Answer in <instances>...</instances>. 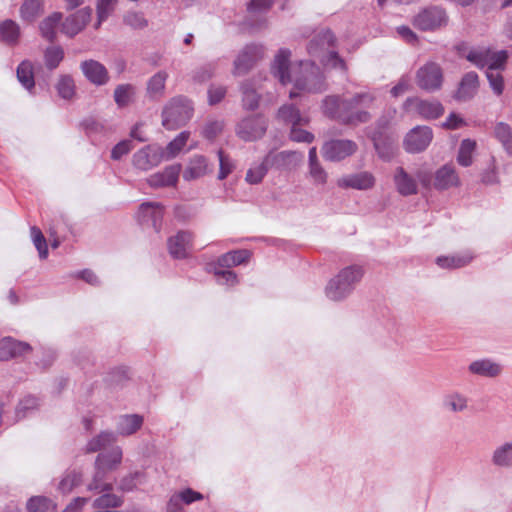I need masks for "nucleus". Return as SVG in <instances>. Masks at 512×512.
Returning a JSON list of instances; mask_svg holds the SVG:
<instances>
[{
  "mask_svg": "<svg viewBox=\"0 0 512 512\" xmlns=\"http://www.w3.org/2000/svg\"><path fill=\"white\" fill-rule=\"evenodd\" d=\"M291 51L281 48L274 57L271 72L282 84L293 82L294 90L290 98L297 97L299 92L322 93L327 90L326 77L319 66L311 60H301L290 70Z\"/></svg>",
  "mask_w": 512,
  "mask_h": 512,
  "instance_id": "nucleus-1",
  "label": "nucleus"
},
{
  "mask_svg": "<svg viewBox=\"0 0 512 512\" xmlns=\"http://www.w3.org/2000/svg\"><path fill=\"white\" fill-rule=\"evenodd\" d=\"M376 96L372 92H358L351 96L328 95L322 100V113L339 123L357 127L372 119V108Z\"/></svg>",
  "mask_w": 512,
  "mask_h": 512,
  "instance_id": "nucleus-2",
  "label": "nucleus"
},
{
  "mask_svg": "<svg viewBox=\"0 0 512 512\" xmlns=\"http://www.w3.org/2000/svg\"><path fill=\"white\" fill-rule=\"evenodd\" d=\"M335 43L336 38L330 29H320L309 41L307 53L328 68L346 72L347 65L344 59L334 50Z\"/></svg>",
  "mask_w": 512,
  "mask_h": 512,
  "instance_id": "nucleus-3",
  "label": "nucleus"
},
{
  "mask_svg": "<svg viewBox=\"0 0 512 512\" xmlns=\"http://www.w3.org/2000/svg\"><path fill=\"white\" fill-rule=\"evenodd\" d=\"M364 270L359 265H351L343 268L333 277L325 288L327 298L332 301H341L348 297L361 281Z\"/></svg>",
  "mask_w": 512,
  "mask_h": 512,
  "instance_id": "nucleus-4",
  "label": "nucleus"
},
{
  "mask_svg": "<svg viewBox=\"0 0 512 512\" xmlns=\"http://www.w3.org/2000/svg\"><path fill=\"white\" fill-rule=\"evenodd\" d=\"M192 102L184 96L171 98L162 111V125L167 130H176L186 125L193 116Z\"/></svg>",
  "mask_w": 512,
  "mask_h": 512,
  "instance_id": "nucleus-5",
  "label": "nucleus"
},
{
  "mask_svg": "<svg viewBox=\"0 0 512 512\" xmlns=\"http://www.w3.org/2000/svg\"><path fill=\"white\" fill-rule=\"evenodd\" d=\"M358 150L356 142L350 139H332L324 142L321 152L325 160L330 162H340Z\"/></svg>",
  "mask_w": 512,
  "mask_h": 512,
  "instance_id": "nucleus-6",
  "label": "nucleus"
},
{
  "mask_svg": "<svg viewBox=\"0 0 512 512\" xmlns=\"http://www.w3.org/2000/svg\"><path fill=\"white\" fill-rule=\"evenodd\" d=\"M268 122L262 115L248 116L236 125L237 136L244 141H255L266 133Z\"/></svg>",
  "mask_w": 512,
  "mask_h": 512,
  "instance_id": "nucleus-7",
  "label": "nucleus"
},
{
  "mask_svg": "<svg viewBox=\"0 0 512 512\" xmlns=\"http://www.w3.org/2000/svg\"><path fill=\"white\" fill-rule=\"evenodd\" d=\"M416 83L420 89L427 92L439 90L443 83L442 68L435 62L424 64L416 72Z\"/></svg>",
  "mask_w": 512,
  "mask_h": 512,
  "instance_id": "nucleus-8",
  "label": "nucleus"
},
{
  "mask_svg": "<svg viewBox=\"0 0 512 512\" xmlns=\"http://www.w3.org/2000/svg\"><path fill=\"white\" fill-rule=\"evenodd\" d=\"M264 56V47L259 44L246 45L234 61V75L247 74Z\"/></svg>",
  "mask_w": 512,
  "mask_h": 512,
  "instance_id": "nucleus-9",
  "label": "nucleus"
},
{
  "mask_svg": "<svg viewBox=\"0 0 512 512\" xmlns=\"http://www.w3.org/2000/svg\"><path fill=\"white\" fill-rule=\"evenodd\" d=\"M447 22L446 12L437 6L428 7L419 12L413 20V24L416 28L429 31L434 30Z\"/></svg>",
  "mask_w": 512,
  "mask_h": 512,
  "instance_id": "nucleus-10",
  "label": "nucleus"
},
{
  "mask_svg": "<svg viewBox=\"0 0 512 512\" xmlns=\"http://www.w3.org/2000/svg\"><path fill=\"white\" fill-rule=\"evenodd\" d=\"M407 112H415L425 119H436L444 112V107L439 101L422 100L416 97L407 98L403 104Z\"/></svg>",
  "mask_w": 512,
  "mask_h": 512,
  "instance_id": "nucleus-11",
  "label": "nucleus"
},
{
  "mask_svg": "<svg viewBox=\"0 0 512 512\" xmlns=\"http://www.w3.org/2000/svg\"><path fill=\"white\" fill-rule=\"evenodd\" d=\"M433 139L432 129L428 126H416L411 129L403 142L404 149L409 153L424 151Z\"/></svg>",
  "mask_w": 512,
  "mask_h": 512,
  "instance_id": "nucleus-12",
  "label": "nucleus"
},
{
  "mask_svg": "<svg viewBox=\"0 0 512 512\" xmlns=\"http://www.w3.org/2000/svg\"><path fill=\"white\" fill-rule=\"evenodd\" d=\"M162 161H165L163 147L157 144L147 145L133 155V165L142 171L150 170Z\"/></svg>",
  "mask_w": 512,
  "mask_h": 512,
  "instance_id": "nucleus-13",
  "label": "nucleus"
},
{
  "mask_svg": "<svg viewBox=\"0 0 512 512\" xmlns=\"http://www.w3.org/2000/svg\"><path fill=\"white\" fill-rule=\"evenodd\" d=\"M92 9L85 7L74 14L68 16L62 23L61 31L69 37H73L81 32L90 21Z\"/></svg>",
  "mask_w": 512,
  "mask_h": 512,
  "instance_id": "nucleus-14",
  "label": "nucleus"
},
{
  "mask_svg": "<svg viewBox=\"0 0 512 512\" xmlns=\"http://www.w3.org/2000/svg\"><path fill=\"white\" fill-rule=\"evenodd\" d=\"M376 184V178L369 171H361L345 175L338 180V186L356 190H370Z\"/></svg>",
  "mask_w": 512,
  "mask_h": 512,
  "instance_id": "nucleus-15",
  "label": "nucleus"
},
{
  "mask_svg": "<svg viewBox=\"0 0 512 512\" xmlns=\"http://www.w3.org/2000/svg\"><path fill=\"white\" fill-rule=\"evenodd\" d=\"M502 371L503 366L490 358L476 359L468 365V372L471 375L483 378H496Z\"/></svg>",
  "mask_w": 512,
  "mask_h": 512,
  "instance_id": "nucleus-16",
  "label": "nucleus"
},
{
  "mask_svg": "<svg viewBox=\"0 0 512 512\" xmlns=\"http://www.w3.org/2000/svg\"><path fill=\"white\" fill-rule=\"evenodd\" d=\"M181 172L180 164L167 166L163 171L154 173L147 178V183L152 188L175 186Z\"/></svg>",
  "mask_w": 512,
  "mask_h": 512,
  "instance_id": "nucleus-17",
  "label": "nucleus"
},
{
  "mask_svg": "<svg viewBox=\"0 0 512 512\" xmlns=\"http://www.w3.org/2000/svg\"><path fill=\"white\" fill-rule=\"evenodd\" d=\"M303 159V154L297 151H281L278 153H269L266 156L267 163L270 167L277 169H294Z\"/></svg>",
  "mask_w": 512,
  "mask_h": 512,
  "instance_id": "nucleus-18",
  "label": "nucleus"
},
{
  "mask_svg": "<svg viewBox=\"0 0 512 512\" xmlns=\"http://www.w3.org/2000/svg\"><path fill=\"white\" fill-rule=\"evenodd\" d=\"M164 208L158 202H145L140 205L138 219L142 224H151L158 231L163 218Z\"/></svg>",
  "mask_w": 512,
  "mask_h": 512,
  "instance_id": "nucleus-19",
  "label": "nucleus"
},
{
  "mask_svg": "<svg viewBox=\"0 0 512 512\" xmlns=\"http://www.w3.org/2000/svg\"><path fill=\"white\" fill-rule=\"evenodd\" d=\"M31 351L32 347L26 342L18 341L11 337H5L0 340V361H8Z\"/></svg>",
  "mask_w": 512,
  "mask_h": 512,
  "instance_id": "nucleus-20",
  "label": "nucleus"
},
{
  "mask_svg": "<svg viewBox=\"0 0 512 512\" xmlns=\"http://www.w3.org/2000/svg\"><path fill=\"white\" fill-rule=\"evenodd\" d=\"M193 235L189 231H179L168 239V249L172 257L183 259L191 248Z\"/></svg>",
  "mask_w": 512,
  "mask_h": 512,
  "instance_id": "nucleus-21",
  "label": "nucleus"
},
{
  "mask_svg": "<svg viewBox=\"0 0 512 512\" xmlns=\"http://www.w3.org/2000/svg\"><path fill=\"white\" fill-rule=\"evenodd\" d=\"M397 192L402 196H411L418 193L417 180L403 167H397L393 175Z\"/></svg>",
  "mask_w": 512,
  "mask_h": 512,
  "instance_id": "nucleus-22",
  "label": "nucleus"
},
{
  "mask_svg": "<svg viewBox=\"0 0 512 512\" xmlns=\"http://www.w3.org/2000/svg\"><path fill=\"white\" fill-rule=\"evenodd\" d=\"M81 70L85 77L95 85L101 86L109 81L107 69L98 61L86 60L82 62Z\"/></svg>",
  "mask_w": 512,
  "mask_h": 512,
  "instance_id": "nucleus-23",
  "label": "nucleus"
},
{
  "mask_svg": "<svg viewBox=\"0 0 512 512\" xmlns=\"http://www.w3.org/2000/svg\"><path fill=\"white\" fill-rule=\"evenodd\" d=\"M479 88V78L476 72L470 71L466 73L454 94V98L458 101L471 100L477 93Z\"/></svg>",
  "mask_w": 512,
  "mask_h": 512,
  "instance_id": "nucleus-24",
  "label": "nucleus"
},
{
  "mask_svg": "<svg viewBox=\"0 0 512 512\" xmlns=\"http://www.w3.org/2000/svg\"><path fill=\"white\" fill-rule=\"evenodd\" d=\"M434 187L437 190H447L460 185V178L452 165H444L435 172Z\"/></svg>",
  "mask_w": 512,
  "mask_h": 512,
  "instance_id": "nucleus-25",
  "label": "nucleus"
},
{
  "mask_svg": "<svg viewBox=\"0 0 512 512\" xmlns=\"http://www.w3.org/2000/svg\"><path fill=\"white\" fill-rule=\"evenodd\" d=\"M211 171L212 168L209 166L206 157L195 155L189 160L183 172V179L185 181H193L205 176Z\"/></svg>",
  "mask_w": 512,
  "mask_h": 512,
  "instance_id": "nucleus-26",
  "label": "nucleus"
},
{
  "mask_svg": "<svg viewBox=\"0 0 512 512\" xmlns=\"http://www.w3.org/2000/svg\"><path fill=\"white\" fill-rule=\"evenodd\" d=\"M122 457V449L119 446H115L109 451L97 455L95 467H100L106 472L113 471L121 464Z\"/></svg>",
  "mask_w": 512,
  "mask_h": 512,
  "instance_id": "nucleus-27",
  "label": "nucleus"
},
{
  "mask_svg": "<svg viewBox=\"0 0 512 512\" xmlns=\"http://www.w3.org/2000/svg\"><path fill=\"white\" fill-rule=\"evenodd\" d=\"M169 75L166 71L160 70L152 75L146 83V93L152 99H160L165 94L166 81Z\"/></svg>",
  "mask_w": 512,
  "mask_h": 512,
  "instance_id": "nucleus-28",
  "label": "nucleus"
},
{
  "mask_svg": "<svg viewBox=\"0 0 512 512\" xmlns=\"http://www.w3.org/2000/svg\"><path fill=\"white\" fill-rule=\"evenodd\" d=\"M143 425V417L138 414L122 415L117 420L116 432L121 436L136 433Z\"/></svg>",
  "mask_w": 512,
  "mask_h": 512,
  "instance_id": "nucleus-29",
  "label": "nucleus"
},
{
  "mask_svg": "<svg viewBox=\"0 0 512 512\" xmlns=\"http://www.w3.org/2000/svg\"><path fill=\"white\" fill-rule=\"evenodd\" d=\"M491 462L499 468H512V441L497 446L492 452Z\"/></svg>",
  "mask_w": 512,
  "mask_h": 512,
  "instance_id": "nucleus-30",
  "label": "nucleus"
},
{
  "mask_svg": "<svg viewBox=\"0 0 512 512\" xmlns=\"http://www.w3.org/2000/svg\"><path fill=\"white\" fill-rule=\"evenodd\" d=\"M469 399L459 391H452L443 397L442 405L451 413H462L468 409Z\"/></svg>",
  "mask_w": 512,
  "mask_h": 512,
  "instance_id": "nucleus-31",
  "label": "nucleus"
},
{
  "mask_svg": "<svg viewBox=\"0 0 512 512\" xmlns=\"http://www.w3.org/2000/svg\"><path fill=\"white\" fill-rule=\"evenodd\" d=\"M123 503L124 499L112 493V491L102 492V495L93 500L92 507L97 510H115L121 507Z\"/></svg>",
  "mask_w": 512,
  "mask_h": 512,
  "instance_id": "nucleus-32",
  "label": "nucleus"
},
{
  "mask_svg": "<svg viewBox=\"0 0 512 512\" xmlns=\"http://www.w3.org/2000/svg\"><path fill=\"white\" fill-rule=\"evenodd\" d=\"M472 259L473 255L470 252H464L452 256H440L436 259V263L441 268L454 269L466 266Z\"/></svg>",
  "mask_w": 512,
  "mask_h": 512,
  "instance_id": "nucleus-33",
  "label": "nucleus"
},
{
  "mask_svg": "<svg viewBox=\"0 0 512 512\" xmlns=\"http://www.w3.org/2000/svg\"><path fill=\"white\" fill-rule=\"evenodd\" d=\"M278 118L288 124H291V126L295 124L309 123V117L302 115L299 109H297L292 104H286L280 107V109L278 110Z\"/></svg>",
  "mask_w": 512,
  "mask_h": 512,
  "instance_id": "nucleus-34",
  "label": "nucleus"
},
{
  "mask_svg": "<svg viewBox=\"0 0 512 512\" xmlns=\"http://www.w3.org/2000/svg\"><path fill=\"white\" fill-rule=\"evenodd\" d=\"M137 89L134 85L126 83L116 86L114 90V101L119 108L127 107L134 101Z\"/></svg>",
  "mask_w": 512,
  "mask_h": 512,
  "instance_id": "nucleus-35",
  "label": "nucleus"
},
{
  "mask_svg": "<svg viewBox=\"0 0 512 512\" xmlns=\"http://www.w3.org/2000/svg\"><path fill=\"white\" fill-rule=\"evenodd\" d=\"M107 472L100 467H95L94 475L91 481L87 484V490L96 494L102 492H110L113 490V484L106 482Z\"/></svg>",
  "mask_w": 512,
  "mask_h": 512,
  "instance_id": "nucleus-36",
  "label": "nucleus"
},
{
  "mask_svg": "<svg viewBox=\"0 0 512 512\" xmlns=\"http://www.w3.org/2000/svg\"><path fill=\"white\" fill-rule=\"evenodd\" d=\"M20 37L19 25L13 20H5L0 23V41L8 44L15 45Z\"/></svg>",
  "mask_w": 512,
  "mask_h": 512,
  "instance_id": "nucleus-37",
  "label": "nucleus"
},
{
  "mask_svg": "<svg viewBox=\"0 0 512 512\" xmlns=\"http://www.w3.org/2000/svg\"><path fill=\"white\" fill-rule=\"evenodd\" d=\"M250 257L248 250H234L221 255L217 264L221 268H231L247 261Z\"/></svg>",
  "mask_w": 512,
  "mask_h": 512,
  "instance_id": "nucleus-38",
  "label": "nucleus"
},
{
  "mask_svg": "<svg viewBox=\"0 0 512 512\" xmlns=\"http://www.w3.org/2000/svg\"><path fill=\"white\" fill-rule=\"evenodd\" d=\"M62 19V14L59 12H55L40 23V32L43 38L52 42L56 37V29Z\"/></svg>",
  "mask_w": 512,
  "mask_h": 512,
  "instance_id": "nucleus-39",
  "label": "nucleus"
},
{
  "mask_svg": "<svg viewBox=\"0 0 512 512\" xmlns=\"http://www.w3.org/2000/svg\"><path fill=\"white\" fill-rule=\"evenodd\" d=\"M242 104L246 110H255L258 108L260 96L256 87L251 81H245L241 86Z\"/></svg>",
  "mask_w": 512,
  "mask_h": 512,
  "instance_id": "nucleus-40",
  "label": "nucleus"
},
{
  "mask_svg": "<svg viewBox=\"0 0 512 512\" xmlns=\"http://www.w3.org/2000/svg\"><path fill=\"white\" fill-rule=\"evenodd\" d=\"M44 0H24L20 15L24 21L32 22L43 13Z\"/></svg>",
  "mask_w": 512,
  "mask_h": 512,
  "instance_id": "nucleus-41",
  "label": "nucleus"
},
{
  "mask_svg": "<svg viewBox=\"0 0 512 512\" xmlns=\"http://www.w3.org/2000/svg\"><path fill=\"white\" fill-rule=\"evenodd\" d=\"M189 136L190 133L188 131H183L169 142L166 148H163L164 160L167 161L175 158L186 145Z\"/></svg>",
  "mask_w": 512,
  "mask_h": 512,
  "instance_id": "nucleus-42",
  "label": "nucleus"
},
{
  "mask_svg": "<svg viewBox=\"0 0 512 512\" xmlns=\"http://www.w3.org/2000/svg\"><path fill=\"white\" fill-rule=\"evenodd\" d=\"M116 441V434L111 431H102L97 436L90 439L86 445V452H97L106 448Z\"/></svg>",
  "mask_w": 512,
  "mask_h": 512,
  "instance_id": "nucleus-43",
  "label": "nucleus"
},
{
  "mask_svg": "<svg viewBox=\"0 0 512 512\" xmlns=\"http://www.w3.org/2000/svg\"><path fill=\"white\" fill-rule=\"evenodd\" d=\"M29 512H55L56 504L45 496H33L26 504Z\"/></svg>",
  "mask_w": 512,
  "mask_h": 512,
  "instance_id": "nucleus-44",
  "label": "nucleus"
},
{
  "mask_svg": "<svg viewBox=\"0 0 512 512\" xmlns=\"http://www.w3.org/2000/svg\"><path fill=\"white\" fill-rule=\"evenodd\" d=\"M494 134L505 151L512 156V128L504 122H499L495 126Z\"/></svg>",
  "mask_w": 512,
  "mask_h": 512,
  "instance_id": "nucleus-45",
  "label": "nucleus"
},
{
  "mask_svg": "<svg viewBox=\"0 0 512 512\" xmlns=\"http://www.w3.org/2000/svg\"><path fill=\"white\" fill-rule=\"evenodd\" d=\"M17 78L19 82L27 89L34 88L33 65L30 61H22L17 67Z\"/></svg>",
  "mask_w": 512,
  "mask_h": 512,
  "instance_id": "nucleus-46",
  "label": "nucleus"
},
{
  "mask_svg": "<svg viewBox=\"0 0 512 512\" xmlns=\"http://www.w3.org/2000/svg\"><path fill=\"white\" fill-rule=\"evenodd\" d=\"M476 148V142L471 139H464L461 144L457 155V162L463 166L468 167L473 162V152Z\"/></svg>",
  "mask_w": 512,
  "mask_h": 512,
  "instance_id": "nucleus-47",
  "label": "nucleus"
},
{
  "mask_svg": "<svg viewBox=\"0 0 512 512\" xmlns=\"http://www.w3.org/2000/svg\"><path fill=\"white\" fill-rule=\"evenodd\" d=\"M490 51L491 49L487 47H474L467 52L465 57L473 65L482 69L488 64Z\"/></svg>",
  "mask_w": 512,
  "mask_h": 512,
  "instance_id": "nucleus-48",
  "label": "nucleus"
},
{
  "mask_svg": "<svg viewBox=\"0 0 512 512\" xmlns=\"http://www.w3.org/2000/svg\"><path fill=\"white\" fill-rule=\"evenodd\" d=\"M39 407V400L35 396L28 395L21 399L16 407V417L18 420L29 416Z\"/></svg>",
  "mask_w": 512,
  "mask_h": 512,
  "instance_id": "nucleus-49",
  "label": "nucleus"
},
{
  "mask_svg": "<svg viewBox=\"0 0 512 512\" xmlns=\"http://www.w3.org/2000/svg\"><path fill=\"white\" fill-rule=\"evenodd\" d=\"M81 481L82 474L80 472L75 470L67 471L58 484V490L63 494L70 493Z\"/></svg>",
  "mask_w": 512,
  "mask_h": 512,
  "instance_id": "nucleus-50",
  "label": "nucleus"
},
{
  "mask_svg": "<svg viewBox=\"0 0 512 512\" xmlns=\"http://www.w3.org/2000/svg\"><path fill=\"white\" fill-rule=\"evenodd\" d=\"M116 3V0H97V22L95 24L96 29H98L100 25L106 21L108 17L113 13Z\"/></svg>",
  "mask_w": 512,
  "mask_h": 512,
  "instance_id": "nucleus-51",
  "label": "nucleus"
},
{
  "mask_svg": "<svg viewBox=\"0 0 512 512\" xmlns=\"http://www.w3.org/2000/svg\"><path fill=\"white\" fill-rule=\"evenodd\" d=\"M56 90L61 98L65 100L72 99L75 94V84L72 77L69 75L61 76L56 84Z\"/></svg>",
  "mask_w": 512,
  "mask_h": 512,
  "instance_id": "nucleus-52",
  "label": "nucleus"
},
{
  "mask_svg": "<svg viewBox=\"0 0 512 512\" xmlns=\"http://www.w3.org/2000/svg\"><path fill=\"white\" fill-rule=\"evenodd\" d=\"M63 57L64 51L60 46L48 47L44 54L45 65L48 69L53 70L59 66Z\"/></svg>",
  "mask_w": 512,
  "mask_h": 512,
  "instance_id": "nucleus-53",
  "label": "nucleus"
},
{
  "mask_svg": "<svg viewBox=\"0 0 512 512\" xmlns=\"http://www.w3.org/2000/svg\"><path fill=\"white\" fill-rule=\"evenodd\" d=\"M270 164L267 163L266 157L263 162L251 167L246 174V181L250 184H258L262 181L268 171Z\"/></svg>",
  "mask_w": 512,
  "mask_h": 512,
  "instance_id": "nucleus-54",
  "label": "nucleus"
},
{
  "mask_svg": "<svg viewBox=\"0 0 512 512\" xmlns=\"http://www.w3.org/2000/svg\"><path fill=\"white\" fill-rule=\"evenodd\" d=\"M30 232L33 244L39 253V257L41 259H46L48 256V246L43 233L36 226L31 227Z\"/></svg>",
  "mask_w": 512,
  "mask_h": 512,
  "instance_id": "nucleus-55",
  "label": "nucleus"
},
{
  "mask_svg": "<svg viewBox=\"0 0 512 512\" xmlns=\"http://www.w3.org/2000/svg\"><path fill=\"white\" fill-rule=\"evenodd\" d=\"M217 155L219 159V172L217 178L219 180H224L229 174L233 172L235 169V164L222 149L218 150Z\"/></svg>",
  "mask_w": 512,
  "mask_h": 512,
  "instance_id": "nucleus-56",
  "label": "nucleus"
},
{
  "mask_svg": "<svg viewBox=\"0 0 512 512\" xmlns=\"http://www.w3.org/2000/svg\"><path fill=\"white\" fill-rule=\"evenodd\" d=\"M143 474L141 472L130 473L119 481L118 489L122 492H131L136 489L138 484L142 483Z\"/></svg>",
  "mask_w": 512,
  "mask_h": 512,
  "instance_id": "nucleus-57",
  "label": "nucleus"
},
{
  "mask_svg": "<svg viewBox=\"0 0 512 512\" xmlns=\"http://www.w3.org/2000/svg\"><path fill=\"white\" fill-rule=\"evenodd\" d=\"M507 59L508 52L506 50H501L498 52L490 51L488 57V64L486 65L487 70L497 71L499 69H503L505 67Z\"/></svg>",
  "mask_w": 512,
  "mask_h": 512,
  "instance_id": "nucleus-58",
  "label": "nucleus"
},
{
  "mask_svg": "<svg viewBox=\"0 0 512 512\" xmlns=\"http://www.w3.org/2000/svg\"><path fill=\"white\" fill-rule=\"evenodd\" d=\"M307 124H295L291 126L290 130V139L294 142L298 143H311L314 141V135L304 129L302 126H306Z\"/></svg>",
  "mask_w": 512,
  "mask_h": 512,
  "instance_id": "nucleus-59",
  "label": "nucleus"
},
{
  "mask_svg": "<svg viewBox=\"0 0 512 512\" xmlns=\"http://www.w3.org/2000/svg\"><path fill=\"white\" fill-rule=\"evenodd\" d=\"M123 21L132 29H144L148 25L147 19L141 12H128L124 16Z\"/></svg>",
  "mask_w": 512,
  "mask_h": 512,
  "instance_id": "nucleus-60",
  "label": "nucleus"
},
{
  "mask_svg": "<svg viewBox=\"0 0 512 512\" xmlns=\"http://www.w3.org/2000/svg\"><path fill=\"white\" fill-rule=\"evenodd\" d=\"M309 177L315 185H324L327 182L328 174L321 163L309 164Z\"/></svg>",
  "mask_w": 512,
  "mask_h": 512,
  "instance_id": "nucleus-61",
  "label": "nucleus"
},
{
  "mask_svg": "<svg viewBox=\"0 0 512 512\" xmlns=\"http://www.w3.org/2000/svg\"><path fill=\"white\" fill-rule=\"evenodd\" d=\"M486 76L489 85L496 95H501L504 90V79L498 71L487 70Z\"/></svg>",
  "mask_w": 512,
  "mask_h": 512,
  "instance_id": "nucleus-62",
  "label": "nucleus"
},
{
  "mask_svg": "<svg viewBox=\"0 0 512 512\" xmlns=\"http://www.w3.org/2000/svg\"><path fill=\"white\" fill-rule=\"evenodd\" d=\"M374 148L378 154V156L384 161H390L394 156V148L391 142H380L378 139L374 138Z\"/></svg>",
  "mask_w": 512,
  "mask_h": 512,
  "instance_id": "nucleus-63",
  "label": "nucleus"
},
{
  "mask_svg": "<svg viewBox=\"0 0 512 512\" xmlns=\"http://www.w3.org/2000/svg\"><path fill=\"white\" fill-rule=\"evenodd\" d=\"M481 181L486 185H492L498 183V174L495 159H490L488 167L481 174Z\"/></svg>",
  "mask_w": 512,
  "mask_h": 512,
  "instance_id": "nucleus-64",
  "label": "nucleus"
}]
</instances>
